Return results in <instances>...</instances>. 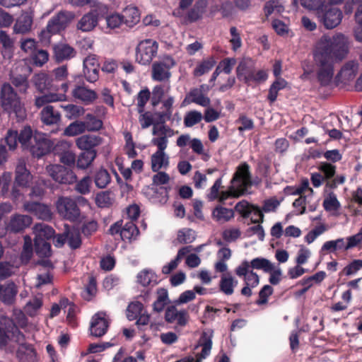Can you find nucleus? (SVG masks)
I'll list each match as a JSON object with an SVG mask.
<instances>
[{"instance_id":"obj_13","label":"nucleus","mask_w":362,"mask_h":362,"mask_svg":"<svg viewBox=\"0 0 362 362\" xmlns=\"http://www.w3.org/2000/svg\"><path fill=\"white\" fill-rule=\"evenodd\" d=\"M52 146V142L46 137L45 134L35 133L28 150L33 157L40 158L51 151Z\"/></svg>"},{"instance_id":"obj_8","label":"nucleus","mask_w":362,"mask_h":362,"mask_svg":"<svg viewBox=\"0 0 362 362\" xmlns=\"http://www.w3.org/2000/svg\"><path fill=\"white\" fill-rule=\"evenodd\" d=\"M158 44L151 39L141 41L136 49V62L143 65L149 64L156 56Z\"/></svg>"},{"instance_id":"obj_18","label":"nucleus","mask_w":362,"mask_h":362,"mask_svg":"<svg viewBox=\"0 0 362 362\" xmlns=\"http://www.w3.org/2000/svg\"><path fill=\"white\" fill-rule=\"evenodd\" d=\"M33 222V218L28 215L16 214L11 216L6 224V230L13 233H18L28 228Z\"/></svg>"},{"instance_id":"obj_53","label":"nucleus","mask_w":362,"mask_h":362,"mask_svg":"<svg viewBox=\"0 0 362 362\" xmlns=\"http://www.w3.org/2000/svg\"><path fill=\"white\" fill-rule=\"evenodd\" d=\"M202 119V115L200 112L192 110L188 112L184 117V124L187 127H191L199 123Z\"/></svg>"},{"instance_id":"obj_47","label":"nucleus","mask_w":362,"mask_h":362,"mask_svg":"<svg viewBox=\"0 0 362 362\" xmlns=\"http://www.w3.org/2000/svg\"><path fill=\"white\" fill-rule=\"evenodd\" d=\"M337 167L335 165L328 162H320L318 170L327 182L329 181L336 174Z\"/></svg>"},{"instance_id":"obj_23","label":"nucleus","mask_w":362,"mask_h":362,"mask_svg":"<svg viewBox=\"0 0 362 362\" xmlns=\"http://www.w3.org/2000/svg\"><path fill=\"white\" fill-rule=\"evenodd\" d=\"M53 53L55 60L62 62L74 57L76 52L69 45L59 43L53 46Z\"/></svg>"},{"instance_id":"obj_39","label":"nucleus","mask_w":362,"mask_h":362,"mask_svg":"<svg viewBox=\"0 0 362 362\" xmlns=\"http://www.w3.org/2000/svg\"><path fill=\"white\" fill-rule=\"evenodd\" d=\"M49 240H34L35 253L40 257H49L52 255L51 244Z\"/></svg>"},{"instance_id":"obj_11","label":"nucleus","mask_w":362,"mask_h":362,"mask_svg":"<svg viewBox=\"0 0 362 362\" xmlns=\"http://www.w3.org/2000/svg\"><path fill=\"white\" fill-rule=\"evenodd\" d=\"M175 65L174 59L165 56L162 62H156L152 64L151 78L155 81H168L171 77L170 69Z\"/></svg>"},{"instance_id":"obj_57","label":"nucleus","mask_w":362,"mask_h":362,"mask_svg":"<svg viewBox=\"0 0 362 362\" xmlns=\"http://www.w3.org/2000/svg\"><path fill=\"white\" fill-rule=\"evenodd\" d=\"M242 190H240L235 185L231 184L228 190L222 191L220 196L218 197L220 202H223L230 197H239L244 194Z\"/></svg>"},{"instance_id":"obj_30","label":"nucleus","mask_w":362,"mask_h":362,"mask_svg":"<svg viewBox=\"0 0 362 362\" xmlns=\"http://www.w3.org/2000/svg\"><path fill=\"white\" fill-rule=\"evenodd\" d=\"M238 285V281L230 274H223L219 281L220 291L227 296H230L234 292V288Z\"/></svg>"},{"instance_id":"obj_1","label":"nucleus","mask_w":362,"mask_h":362,"mask_svg":"<svg viewBox=\"0 0 362 362\" xmlns=\"http://www.w3.org/2000/svg\"><path fill=\"white\" fill-rule=\"evenodd\" d=\"M349 53V40L341 33L333 35H322L316 43L313 59L316 66L317 78L320 86H328L334 76V64L340 63Z\"/></svg>"},{"instance_id":"obj_3","label":"nucleus","mask_w":362,"mask_h":362,"mask_svg":"<svg viewBox=\"0 0 362 362\" xmlns=\"http://www.w3.org/2000/svg\"><path fill=\"white\" fill-rule=\"evenodd\" d=\"M0 105L4 112L17 122H23L27 117L24 103L8 83H4L1 87Z\"/></svg>"},{"instance_id":"obj_9","label":"nucleus","mask_w":362,"mask_h":362,"mask_svg":"<svg viewBox=\"0 0 362 362\" xmlns=\"http://www.w3.org/2000/svg\"><path fill=\"white\" fill-rule=\"evenodd\" d=\"M74 18L75 14L71 11H59L48 21L47 31L50 34H57L64 30Z\"/></svg>"},{"instance_id":"obj_32","label":"nucleus","mask_w":362,"mask_h":362,"mask_svg":"<svg viewBox=\"0 0 362 362\" xmlns=\"http://www.w3.org/2000/svg\"><path fill=\"white\" fill-rule=\"evenodd\" d=\"M124 23L128 27H133L140 21L139 9L135 6H129L123 11Z\"/></svg>"},{"instance_id":"obj_50","label":"nucleus","mask_w":362,"mask_h":362,"mask_svg":"<svg viewBox=\"0 0 362 362\" xmlns=\"http://www.w3.org/2000/svg\"><path fill=\"white\" fill-rule=\"evenodd\" d=\"M85 131V124L82 121H76L66 127L64 134L68 136H74L81 134Z\"/></svg>"},{"instance_id":"obj_16","label":"nucleus","mask_w":362,"mask_h":362,"mask_svg":"<svg viewBox=\"0 0 362 362\" xmlns=\"http://www.w3.org/2000/svg\"><path fill=\"white\" fill-rule=\"evenodd\" d=\"M83 74L86 80L95 83L99 78L100 63L95 54H89L83 61Z\"/></svg>"},{"instance_id":"obj_14","label":"nucleus","mask_w":362,"mask_h":362,"mask_svg":"<svg viewBox=\"0 0 362 362\" xmlns=\"http://www.w3.org/2000/svg\"><path fill=\"white\" fill-rule=\"evenodd\" d=\"M208 7L207 0H197L193 6L181 17L184 24L188 25L203 19Z\"/></svg>"},{"instance_id":"obj_2","label":"nucleus","mask_w":362,"mask_h":362,"mask_svg":"<svg viewBox=\"0 0 362 362\" xmlns=\"http://www.w3.org/2000/svg\"><path fill=\"white\" fill-rule=\"evenodd\" d=\"M81 81V76H75L73 81H68L62 83L60 90L62 93H48L37 97L35 105L37 107H41L47 103L66 100V93L69 86H72L71 94L75 100L82 102L84 105L92 104L98 98V94L94 90L88 88L85 83Z\"/></svg>"},{"instance_id":"obj_38","label":"nucleus","mask_w":362,"mask_h":362,"mask_svg":"<svg viewBox=\"0 0 362 362\" xmlns=\"http://www.w3.org/2000/svg\"><path fill=\"white\" fill-rule=\"evenodd\" d=\"M139 230L136 224L132 221H127L121 230V238L123 240L135 239L139 235Z\"/></svg>"},{"instance_id":"obj_12","label":"nucleus","mask_w":362,"mask_h":362,"mask_svg":"<svg viewBox=\"0 0 362 362\" xmlns=\"http://www.w3.org/2000/svg\"><path fill=\"white\" fill-rule=\"evenodd\" d=\"M230 182L245 193L252 185L250 167L246 162L241 163L236 168Z\"/></svg>"},{"instance_id":"obj_33","label":"nucleus","mask_w":362,"mask_h":362,"mask_svg":"<svg viewBox=\"0 0 362 362\" xmlns=\"http://www.w3.org/2000/svg\"><path fill=\"white\" fill-rule=\"evenodd\" d=\"M137 281L141 286L146 287L155 286L158 284L157 275L149 269H144L137 274Z\"/></svg>"},{"instance_id":"obj_41","label":"nucleus","mask_w":362,"mask_h":362,"mask_svg":"<svg viewBox=\"0 0 362 362\" xmlns=\"http://www.w3.org/2000/svg\"><path fill=\"white\" fill-rule=\"evenodd\" d=\"M85 130L88 132H97L103 127V122L97 118L94 115L88 113L85 117Z\"/></svg>"},{"instance_id":"obj_42","label":"nucleus","mask_w":362,"mask_h":362,"mask_svg":"<svg viewBox=\"0 0 362 362\" xmlns=\"http://www.w3.org/2000/svg\"><path fill=\"white\" fill-rule=\"evenodd\" d=\"M111 181V177L107 170L101 168L94 175L95 186L100 189L105 188Z\"/></svg>"},{"instance_id":"obj_24","label":"nucleus","mask_w":362,"mask_h":362,"mask_svg":"<svg viewBox=\"0 0 362 362\" xmlns=\"http://www.w3.org/2000/svg\"><path fill=\"white\" fill-rule=\"evenodd\" d=\"M217 62L214 56H209L198 62L192 74L194 77H200L208 74L216 66Z\"/></svg>"},{"instance_id":"obj_60","label":"nucleus","mask_w":362,"mask_h":362,"mask_svg":"<svg viewBox=\"0 0 362 362\" xmlns=\"http://www.w3.org/2000/svg\"><path fill=\"white\" fill-rule=\"evenodd\" d=\"M91 179L89 176H85L83 179L76 183L75 190L81 194H86L90 192Z\"/></svg>"},{"instance_id":"obj_62","label":"nucleus","mask_w":362,"mask_h":362,"mask_svg":"<svg viewBox=\"0 0 362 362\" xmlns=\"http://www.w3.org/2000/svg\"><path fill=\"white\" fill-rule=\"evenodd\" d=\"M274 289L270 285H264L259 292V299L256 304L260 305L266 304L268 302V298L272 295Z\"/></svg>"},{"instance_id":"obj_31","label":"nucleus","mask_w":362,"mask_h":362,"mask_svg":"<svg viewBox=\"0 0 362 362\" xmlns=\"http://www.w3.org/2000/svg\"><path fill=\"white\" fill-rule=\"evenodd\" d=\"M32 24L33 17L28 13H23L17 19L13 30L16 33H26L30 30Z\"/></svg>"},{"instance_id":"obj_36","label":"nucleus","mask_w":362,"mask_h":362,"mask_svg":"<svg viewBox=\"0 0 362 362\" xmlns=\"http://www.w3.org/2000/svg\"><path fill=\"white\" fill-rule=\"evenodd\" d=\"M97 156L96 151H83L81 152L76 160V166L80 169L88 168Z\"/></svg>"},{"instance_id":"obj_49","label":"nucleus","mask_w":362,"mask_h":362,"mask_svg":"<svg viewBox=\"0 0 362 362\" xmlns=\"http://www.w3.org/2000/svg\"><path fill=\"white\" fill-rule=\"evenodd\" d=\"M110 191L98 192L95 196V204L100 208H108L112 204V199Z\"/></svg>"},{"instance_id":"obj_63","label":"nucleus","mask_w":362,"mask_h":362,"mask_svg":"<svg viewBox=\"0 0 362 362\" xmlns=\"http://www.w3.org/2000/svg\"><path fill=\"white\" fill-rule=\"evenodd\" d=\"M236 122L241 124L238 128L240 132L252 130L255 127L253 120L247 117L245 115H240Z\"/></svg>"},{"instance_id":"obj_29","label":"nucleus","mask_w":362,"mask_h":362,"mask_svg":"<svg viewBox=\"0 0 362 362\" xmlns=\"http://www.w3.org/2000/svg\"><path fill=\"white\" fill-rule=\"evenodd\" d=\"M40 115L42 122L47 125L57 124L61 119L60 113L49 105L42 110Z\"/></svg>"},{"instance_id":"obj_61","label":"nucleus","mask_w":362,"mask_h":362,"mask_svg":"<svg viewBox=\"0 0 362 362\" xmlns=\"http://www.w3.org/2000/svg\"><path fill=\"white\" fill-rule=\"evenodd\" d=\"M299 3L305 9L308 11H314L315 13L325 3V0H300Z\"/></svg>"},{"instance_id":"obj_51","label":"nucleus","mask_w":362,"mask_h":362,"mask_svg":"<svg viewBox=\"0 0 362 362\" xmlns=\"http://www.w3.org/2000/svg\"><path fill=\"white\" fill-rule=\"evenodd\" d=\"M195 238V232L190 228H183L177 233V240L180 244L191 243Z\"/></svg>"},{"instance_id":"obj_46","label":"nucleus","mask_w":362,"mask_h":362,"mask_svg":"<svg viewBox=\"0 0 362 362\" xmlns=\"http://www.w3.org/2000/svg\"><path fill=\"white\" fill-rule=\"evenodd\" d=\"M34 135L30 127H25L21 130L18 134V142L22 145L23 148L28 149L31 144Z\"/></svg>"},{"instance_id":"obj_27","label":"nucleus","mask_w":362,"mask_h":362,"mask_svg":"<svg viewBox=\"0 0 362 362\" xmlns=\"http://www.w3.org/2000/svg\"><path fill=\"white\" fill-rule=\"evenodd\" d=\"M193 249V247L192 245L185 246L180 248L177 254V256L173 260H171L168 264L164 265L162 268V273L164 274H170L173 270H175L179 263L180 262L181 259L189 252H190Z\"/></svg>"},{"instance_id":"obj_26","label":"nucleus","mask_w":362,"mask_h":362,"mask_svg":"<svg viewBox=\"0 0 362 362\" xmlns=\"http://www.w3.org/2000/svg\"><path fill=\"white\" fill-rule=\"evenodd\" d=\"M98 16L92 11L83 16L77 24V28L83 32H88L98 25Z\"/></svg>"},{"instance_id":"obj_21","label":"nucleus","mask_w":362,"mask_h":362,"mask_svg":"<svg viewBox=\"0 0 362 362\" xmlns=\"http://www.w3.org/2000/svg\"><path fill=\"white\" fill-rule=\"evenodd\" d=\"M15 185L18 187H27L33 179L30 171L27 169L24 161H19L16 168Z\"/></svg>"},{"instance_id":"obj_6","label":"nucleus","mask_w":362,"mask_h":362,"mask_svg":"<svg viewBox=\"0 0 362 362\" xmlns=\"http://www.w3.org/2000/svg\"><path fill=\"white\" fill-rule=\"evenodd\" d=\"M151 143L157 147V151L151 157V170L158 172L161 168L166 169L169 165V158L165 153L167 141L165 137L153 138Z\"/></svg>"},{"instance_id":"obj_45","label":"nucleus","mask_w":362,"mask_h":362,"mask_svg":"<svg viewBox=\"0 0 362 362\" xmlns=\"http://www.w3.org/2000/svg\"><path fill=\"white\" fill-rule=\"evenodd\" d=\"M286 82L284 79H277L273 82L269 89V93L267 95L268 100L273 103L276 100L278 93L280 90L285 88Z\"/></svg>"},{"instance_id":"obj_4","label":"nucleus","mask_w":362,"mask_h":362,"mask_svg":"<svg viewBox=\"0 0 362 362\" xmlns=\"http://www.w3.org/2000/svg\"><path fill=\"white\" fill-rule=\"evenodd\" d=\"M11 341L20 345L21 349L17 352L18 356L22 354L21 349L26 351L31 358L35 356L36 352L33 346L24 343L25 335L23 333L20 331L13 320H8L4 325L1 323L0 325V349L5 348Z\"/></svg>"},{"instance_id":"obj_10","label":"nucleus","mask_w":362,"mask_h":362,"mask_svg":"<svg viewBox=\"0 0 362 362\" xmlns=\"http://www.w3.org/2000/svg\"><path fill=\"white\" fill-rule=\"evenodd\" d=\"M49 176L57 182L64 185H71L76 182L77 177L74 172L64 165H50L47 167Z\"/></svg>"},{"instance_id":"obj_37","label":"nucleus","mask_w":362,"mask_h":362,"mask_svg":"<svg viewBox=\"0 0 362 362\" xmlns=\"http://www.w3.org/2000/svg\"><path fill=\"white\" fill-rule=\"evenodd\" d=\"M263 11L267 20L273 13L281 14L284 11V6L280 0H269L264 4Z\"/></svg>"},{"instance_id":"obj_17","label":"nucleus","mask_w":362,"mask_h":362,"mask_svg":"<svg viewBox=\"0 0 362 362\" xmlns=\"http://www.w3.org/2000/svg\"><path fill=\"white\" fill-rule=\"evenodd\" d=\"M23 209L35 216L37 218L44 221L50 220L52 216V213L49 206L38 202H25L23 204Z\"/></svg>"},{"instance_id":"obj_55","label":"nucleus","mask_w":362,"mask_h":362,"mask_svg":"<svg viewBox=\"0 0 362 362\" xmlns=\"http://www.w3.org/2000/svg\"><path fill=\"white\" fill-rule=\"evenodd\" d=\"M65 112H66V117L69 119H73L78 117L79 116L83 115L85 110L83 107L74 105V104H69L66 106H62Z\"/></svg>"},{"instance_id":"obj_59","label":"nucleus","mask_w":362,"mask_h":362,"mask_svg":"<svg viewBox=\"0 0 362 362\" xmlns=\"http://www.w3.org/2000/svg\"><path fill=\"white\" fill-rule=\"evenodd\" d=\"M11 83L18 89L20 93H25L29 86L28 81L25 76L18 75L11 78Z\"/></svg>"},{"instance_id":"obj_64","label":"nucleus","mask_w":362,"mask_h":362,"mask_svg":"<svg viewBox=\"0 0 362 362\" xmlns=\"http://www.w3.org/2000/svg\"><path fill=\"white\" fill-rule=\"evenodd\" d=\"M106 23L108 28L115 29L124 23L123 16L119 13H113L106 16Z\"/></svg>"},{"instance_id":"obj_40","label":"nucleus","mask_w":362,"mask_h":362,"mask_svg":"<svg viewBox=\"0 0 362 362\" xmlns=\"http://www.w3.org/2000/svg\"><path fill=\"white\" fill-rule=\"evenodd\" d=\"M251 268L253 269H262L264 272H272L274 270V264L264 257H256L250 262Z\"/></svg>"},{"instance_id":"obj_56","label":"nucleus","mask_w":362,"mask_h":362,"mask_svg":"<svg viewBox=\"0 0 362 362\" xmlns=\"http://www.w3.org/2000/svg\"><path fill=\"white\" fill-rule=\"evenodd\" d=\"M124 139L126 141L124 150L126 154L129 158H134L137 156V152L135 150V144L133 141L132 134L130 132L124 133Z\"/></svg>"},{"instance_id":"obj_58","label":"nucleus","mask_w":362,"mask_h":362,"mask_svg":"<svg viewBox=\"0 0 362 362\" xmlns=\"http://www.w3.org/2000/svg\"><path fill=\"white\" fill-rule=\"evenodd\" d=\"M66 240L69 246L73 250L79 248L81 245V238L78 231L68 232L66 233Z\"/></svg>"},{"instance_id":"obj_15","label":"nucleus","mask_w":362,"mask_h":362,"mask_svg":"<svg viewBox=\"0 0 362 362\" xmlns=\"http://www.w3.org/2000/svg\"><path fill=\"white\" fill-rule=\"evenodd\" d=\"M110 326V320L105 312L100 311L93 315L90 325V335L101 337L105 335Z\"/></svg>"},{"instance_id":"obj_54","label":"nucleus","mask_w":362,"mask_h":362,"mask_svg":"<svg viewBox=\"0 0 362 362\" xmlns=\"http://www.w3.org/2000/svg\"><path fill=\"white\" fill-rule=\"evenodd\" d=\"M151 98V92L148 88L141 90L137 95V111L142 113L145 105Z\"/></svg>"},{"instance_id":"obj_48","label":"nucleus","mask_w":362,"mask_h":362,"mask_svg":"<svg viewBox=\"0 0 362 362\" xmlns=\"http://www.w3.org/2000/svg\"><path fill=\"white\" fill-rule=\"evenodd\" d=\"M144 311V305L139 302H132L129 303L127 309V317L129 320L132 321L139 317Z\"/></svg>"},{"instance_id":"obj_28","label":"nucleus","mask_w":362,"mask_h":362,"mask_svg":"<svg viewBox=\"0 0 362 362\" xmlns=\"http://www.w3.org/2000/svg\"><path fill=\"white\" fill-rule=\"evenodd\" d=\"M100 140L98 136L83 135L76 139V144L83 151H95V147L99 145Z\"/></svg>"},{"instance_id":"obj_19","label":"nucleus","mask_w":362,"mask_h":362,"mask_svg":"<svg viewBox=\"0 0 362 362\" xmlns=\"http://www.w3.org/2000/svg\"><path fill=\"white\" fill-rule=\"evenodd\" d=\"M189 315L185 310H178L175 305L168 306L165 312V320L168 323H174L180 327H185L189 321Z\"/></svg>"},{"instance_id":"obj_52","label":"nucleus","mask_w":362,"mask_h":362,"mask_svg":"<svg viewBox=\"0 0 362 362\" xmlns=\"http://www.w3.org/2000/svg\"><path fill=\"white\" fill-rule=\"evenodd\" d=\"M322 206L325 211H332L338 210L341 205L336 194L334 192H330L324 199Z\"/></svg>"},{"instance_id":"obj_20","label":"nucleus","mask_w":362,"mask_h":362,"mask_svg":"<svg viewBox=\"0 0 362 362\" xmlns=\"http://www.w3.org/2000/svg\"><path fill=\"white\" fill-rule=\"evenodd\" d=\"M255 66V62L251 58L243 59L236 68L237 78L249 85V80Z\"/></svg>"},{"instance_id":"obj_44","label":"nucleus","mask_w":362,"mask_h":362,"mask_svg":"<svg viewBox=\"0 0 362 362\" xmlns=\"http://www.w3.org/2000/svg\"><path fill=\"white\" fill-rule=\"evenodd\" d=\"M189 96L191 98V102L196 103L202 107H208L210 105L211 100L209 98L205 96L202 90L194 88L190 90Z\"/></svg>"},{"instance_id":"obj_5","label":"nucleus","mask_w":362,"mask_h":362,"mask_svg":"<svg viewBox=\"0 0 362 362\" xmlns=\"http://www.w3.org/2000/svg\"><path fill=\"white\" fill-rule=\"evenodd\" d=\"M315 16L325 28L331 30L341 23L343 13L339 8L327 4L326 2L320 9H317Z\"/></svg>"},{"instance_id":"obj_43","label":"nucleus","mask_w":362,"mask_h":362,"mask_svg":"<svg viewBox=\"0 0 362 362\" xmlns=\"http://www.w3.org/2000/svg\"><path fill=\"white\" fill-rule=\"evenodd\" d=\"M0 43L2 45L4 57H10L13 49V40L4 30L0 31Z\"/></svg>"},{"instance_id":"obj_22","label":"nucleus","mask_w":362,"mask_h":362,"mask_svg":"<svg viewBox=\"0 0 362 362\" xmlns=\"http://www.w3.org/2000/svg\"><path fill=\"white\" fill-rule=\"evenodd\" d=\"M33 82L36 88L43 92L45 90H59V86L54 83V81L49 78V76L45 73H39L35 74Z\"/></svg>"},{"instance_id":"obj_25","label":"nucleus","mask_w":362,"mask_h":362,"mask_svg":"<svg viewBox=\"0 0 362 362\" xmlns=\"http://www.w3.org/2000/svg\"><path fill=\"white\" fill-rule=\"evenodd\" d=\"M212 331L211 333H208L206 332H203L202 333V335L199 339L198 346H202V349L201 353L197 355V362H199L202 359L206 358L210 354L212 348Z\"/></svg>"},{"instance_id":"obj_34","label":"nucleus","mask_w":362,"mask_h":362,"mask_svg":"<svg viewBox=\"0 0 362 362\" xmlns=\"http://www.w3.org/2000/svg\"><path fill=\"white\" fill-rule=\"evenodd\" d=\"M212 217L218 222H228L234 217V211L221 206H217L212 211Z\"/></svg>"},{"instance_id":"obj_7","label":"nucleus","mask_w":362,"mask_h":362,"mask_svg":"<svg viewBox=\"0 0 362 362\" xmlns=\"http://www.w3.org/2000/svg\"><path fill=\"white\" fill-rule=\"evenodd\" d=\"M58 214L69 221H76L81 216V211L75 200L67 197H59L56 203Z\"/></svg>"},{"instance_id":"obj_35","label":"nucleus","mask_w":362,"mask_h":362,"mask_svg":"<svg viewBox=\"0 0 362 362\" xmlns=\"http://www.w3.org/2000/svg\"><path fill=\"white\" fill-rule=\"evenodd\" d=\"M36 235L35 239L49 240L54 238L55 230L45 223H37L35 226Z\"/></svg>"}]
</instances>
